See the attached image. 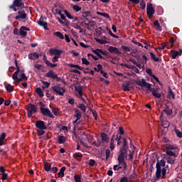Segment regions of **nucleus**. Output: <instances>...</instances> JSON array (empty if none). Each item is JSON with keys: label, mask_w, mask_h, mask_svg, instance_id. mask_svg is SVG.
Masks as SVG:
<instances>
[{"label": "nucleus", "mask_w": 182, "mask_h": 182, "mask_svg": "<svg viewBox=\"0 0 182 182\" xmlns=\"http://www.w3.org/2000/svg\"><path fill=\"white\" fill-rule=\"evenodd\" d=\"M13 80H15L16 83H21L22 80H28V77L25 75V70H21L19 67H18V70L15 71L12 75Z\"/></svg>", "instance_id": "1"}, {"label": "nucleus", "mask_w": 182, "mask_h": 182, "mask_svg": "<svg viewBox=\"0 0 182 182\" xmlns=\"http://www.w3.org/2000/svg\"><path fill=\"white\" fill-rule=\"evenodd\" d=\"M124 159H127V149L122 148L119 150V155L118 156L119 164H122L124 168H127V164L124 161Z\"/></svg>", "instance_id": "2"}, {"label": "nucleus", "mask_w": 182, "mask_h": 182, "mask_svg": "<svg viewBox=\"0 0 182 182\" xmlns=\"http://www.w3.org/2000/svg\"><path fill=\"white\" fill-rule=\"evenodd\" d=\"M166 166V161L161 159L160 161H159L156 164V178L157 180L161 178V167H165Z\"/></svg>", "instance_id": "3"}, {"label": "nucleus", "mask_w": 182, "mask_h": 182, "mask_svg": "<svg viewBox=\"0 0 182 182\" xmlns=\"http://www.w3.org/2000/svg\"><path fill=\"white\" fill-rule=\"evenodd\" d=\"M26 110L28 112L27 113L28 117L31 118L32 117V115L33 114V113L38 112V107H36V105L33 104H28L26 107Z\"/></svg>", "instance_id": "4"}, {"label": "nucleus", "mask_w": 182, "mask_h": 182, "mask_svg": "<svg viewBox=\"0 0 182 182\" xmlns=\"http://www.w3.org/2000/svg\"><path fill=\"white\" fill-rule=\"evenodd\" d=\"M51 89L55 95H59L60 96H65V92L66 90L63 87H60V85H55L51 87Z\"/></svg>", "instance_id": "5"}, {"label": "nucleus", "mask_w": 182, "mask_h": 182, "mask_svg": "<svg viewBox=\"0 0 182 182\" xmlns=\"http://www.w3.org/2000/svg\"><path fill=\"white\" fill-rule=\"evenodd\" d=\"M46 76L47 77H50L51 79H54L55 82H60L62 79L60 77H58V75L55 73V72L52 70H50L46 74Z\"/></svg>", "instance_id": "6"}, {"label": "nucleus", "mask_w": 182, "mask_h": 182, "mask_svg": "<svg viewBox=\"0 0 182 182\" xmlns=\"http://www.w3.org/2000/svg\"><path fill=\"white\" fill-rule=\"evenodd\" d=\"M136 83L139 86H141V87H147L148 90H150L151 87V84L146 82V80L144 78H142L141 80H136Z\"/></svg>", "instance_id": "7"}, {"label": "nucleus", "mask_w": 182, "mask_h": 182, "mask_svg": "<svg viewBox=\"0 0 182 182\" xmlns=\"http://www.w3.org/2000/svg\"><path fill=\"white\" fill-rule=\"evenodd\" d=\"M41 113L43 114V116H47L48 117H50V119H55V116L50 110L48 108H43V107H40Z\"/></svg>", "instance_id": "8"}, {"label": "nucleus", "mask_w": 182, "mask_h": 182, "mask_svg": "<svg viewBox=\"0 0 182 182\" xmlns=\"http://www.w3.org/2000/svg\"><path fill=\"white\" fill-rule=\"evenodd\" d=\"M156 12V10H154V8H153V4H149L146 6V14L148 15V17L149 19L154 15V13Z\"/></svg>", "instance_id": "9"}, {"label": "nucleus", "mask_w": 182, "mask_h": 182, "mask_svg": "<svg viewBox=\"0 0 182 182\" xmlns=\"http://www.w3.org/2000/svg\"><path fill=\"white\" fill-rule=\"evenodd\" d=\"M149 58H147V56L146 55H142L141 58L139 57L137 58V62L140 63V65H141V69H144V65H147V60Z\"/></svg>", "instance_id": "10"}, {"label": "nucleus", "mask_w": 182, "mask_h": 182, "mask_svg": "<svg viewBox=\"0 0 182 182\" xmlns=\"http://www.w3.org/2000/svg\"><path fill=\"white\" fill-rule=\"evenodd\" d=\"M29 31H31L29 28L22 26L19 30L20 36H21V38H25L26 35H28V32H29Z\"/></svg>", "instance_id": "11"}, {"label": "nucleus", "mask_w": 182, "mask_h": 182, "mask_svg": "<svg viewBox=\"0 0 182 182\" xmlns=\"http://www.w3.org/2000/svg\"><path fill=\"white\" fill-rule=\"evenodd\" d=\"M36 127L41 130H46V129H48V127L45 125V122L42 120H38L36 122Z\"/></svg>", "instance_id": "12"}, {"label": "nucleus", "mask_w": 182, "mask_h": 182, "mask_svg": "<svg viewBox=\"0 0 182 182\" xmlns=\"http://www.w3.org/2000/svg\"><path fill=\"white\" fill-rule=\"evenodd\" d=\"M18 15L15 17L16 21H19V19H26V13L25 10H20L18 11Z\"/></svg>", "instance_id": "13"}, {"label": "nucleus", "mask_w": 182, "mask_h": 182, "mask_svg": "<svg viewBox=\"0 0 182 182\" xmlns=\"http://www.w3.org/2000/svg\"><path fill=\"white\" fill-rule=\"evenodd\" d=\"M108 50L110 53H114V55H118V56H120L122 55V52L119 50V48L116 47H113L112 46H109Z\"/></svg>", "instance_id": "14"}, {"label": "nucleus", "mask_w": 182, "mask_h": 182, "mask_svg": "<svg viewBox=\"0 0 182 182\" xmlns=\"http://www.w3.org/2000/svg\"><path fill=\"white\" fill-rule=\"evenodd\" d=\"M149 92H151L152 95L154 97H156V99H160L161 97V94L159 92V90L156 88H153L151 87V89L149 90Z\"/></svg>", "instance_id": "15"}, {"label": "nucleus", "mask_w": 182, "mask_h": 182, "mask_svg": "<svg viewBox=\"0 0 182 182\" xmlns=\"http://www.w3.org/2000/svg\"><path fill=\"white\" fill-rule=\"evenodd\" d=\"M37 23L40 26H43L46 31H49V28H48V23L43 21V16L40 18L39 21H37Z\"/></svg>", "instance_id": "16"}, {"label": "nucleus", "mask_w": 182, "mask_h": 182, "mask_svg": "<svg viewBox=\"0 0 182 182\" xmlns=\"http://www.w3.org/2000/svg\"><path fill=\"white\" fill-rule=\"evenodd\" d=\"M51 55H62V53H65V50L56 49V48H50L49 50Z\"/></svg>", "instance_id": "17"}, {"label": "nucleus", "mask_w": 182, "mask_h": 182, "mask_svg": "<svg viewBox=\"0 0 182 182\" xmlns=\"http://www.w3.org/2000/svg\"><path fill=\"white\" fill-rule=\"evenodd\" d=\"M60 18H58V21L59 22V23H63L64 25H69V21H68V19H66V16H65L64 14H61L60 15Z\"/></svg>", "instance_id": "18"}, {"label": "nucleus", "mask_w": 182, "mask_h": 182, "mask_svg": "<svg viewBox=\"0 0 182 182\" xmlns=\"http://www.w3.org/2000/svg\"><path fill=\"white\" fill-rule=\"evenodd\" d=\"M13 4H14L15 6L17 8H21V9H23V8H25V4L22 0H14Z\"/></svg>", "instance_id": "19"}, {"label": "nucleus", "mask_w": 182, "mask_h": 182, "mask_svg": "<svg viewBox=\"0 0 182 182\" xmlns=\"http://www.w3.org/2000/svg\"><path fill=\"white\" fill-rule=\"evenodd\" d=\"M163 114H166V116H168V117H170V116H173V109H164L161 112L160 117H163Z\"/></svg>", "instance_id": "20"}, {"label": "nucleus", "mask_w": 182, "mask_h": 182, "mask_svg": "<svg viewBox=\"0 0 182 182\" xmlns=\"http://www.w3.org/2000/svg\"><path fill=\"white\" fill-rule=\"evenodd\" d=\"M28 58L30 60H36V59H39V55H38V53H29Z\"/></svg>", "instance_id": "21"}, {"label": "nucleus", "mask_w": 182, "mask_h": 182, "mask_svg": "<svg viewBox=\"0 0 182 182\" xmlns=\"http://www.w3.org/2000/svg\"><path fill=\"white\" fill-rule=\"evenodd\" d=\"M100 137L102 139V141H105V143H109V140L110 138H109V135L105 132H102L100 134Z\"/></svg>", "instance_id": "22"}, {"label": "nucleus", "mask_w": 182, "mask_h": 182, "mask_svg": "<svg viewBox=\"0 0 182 182\" xmlns=\"http://www.w3.org/2000/svg\"><path fill=\"white\" fill-rule=\"evenodd\" d=\"M75 90L77 92L80 99L85 100V99H83V91H82V87L80 86L75 87Z\"/></svg>", "instance_id": "23"}, {"label": "nucleus", "mask_w": 182, "mask_h": 182, "mask_svg": "<svg viewBox=\"0 0 182 182\" xmlns=\"http://www.w3.org/2000/svg\"><path fill=\"white\" fill-rule=\"evenodd\" d=\"M122 89L124 92H129L130 90V82L127 81V82L122 84Z\"/></svg>", "instance_id": "24"}, {"label": "nucleus", "mask_w": 182, "mask_h": 182, "mask_svg": "<svg viewBox=\"0 0 182 182\" xmlns=\"http://www.w3.org/2000/svg\"><path fill=\"white\" fill-rule=\"evenodd\" d=\"M5 139H6V134L3 132L0 135V146H4V144H5Z\"/></svg>", "instance_id": "25"}, {"label": "nucleus", "mask_w": 182, "mask_h": 182, "mask_svg": "<svg viewBox=\"0 0 182 182\" xmlns=\"http://www.w3.org/2000/svg\"><path fill=\"white\" fill-rule=\"evenodd\" d=\"M168 95H167L168 99H175L176 95H174V92H173L171 87H168Z\"/></svg>", "instance_id": "26"}, {"label": "nucleus", "mask_w": 182, "mask_h": 182, "mask_svg": "<svg viewBox=\"0 0 182 182\" xmlns=\"http://www.w3.org/2000/svg\"><path fill=\"white\" fill-rule=\"evenodd\" d=\"M154 25L156 26V30L159 31V32H161L163 31V28L161 26H160V23H159V20H156L154 22Z\"/></svg>", "instance_id": "27"}, {"label": "nucleus", "mask_w": 182, "mask_h": 182, "mask_svg": "<svg viewBox=\"0 0 182 182\" xmlns=\"http://www.w3.org/2000/svg\"><path fill=\"white\" fill-rule=\"evenodd\" d=\"M95 41H96V42L98 43H100V45H106V43H109L107 40H103L102 38H95Z\"/></svg>", "instance_id": "28"}, {"label": "nucleus", "mask_w": 182, "mask_h": 182, "mask_svg": "<svg viewBox=\"0 0 182 182\" xmlns=\"http://www.w3.org/2000/svg\"><path fill=\"white\" fill-rule=\"evenodd\" d=\"M101 49L99 48H96L95 50H92L93 53H95V55H97V56H98V58H100V59H105L104 57L102 56V54H100L101 53Z\"/></svg>", "instance_id": "29"}, {"label": "nucleus", "mask_w": 182, "mask_h": 182, "mask_svg": "<svg viewBox=\"0 0 182 182\" xmlns=\"http://www.w3.org/2000/svg\"><path fill=\"white\" fill-rule=\"evenodd\" d=\"M101 49L99 48H96L95 50H92L93 53H95V55H97V56H98V58H100V59H105L104 57L102 56V54H100L101 53Z\"/></svg>", "instance_id": "30"}, {"label": "nucleus", "mask_w": 182, "mask_h": 182, "mask_svg": "<svg viewBox=\"0 0 182 182\" xmlns=\"http://www.w3.org/2000/svg\"><path fill=\"white\" fill-rule=\"evenodd\" d=\"M65 171H66V168L63 166L58 172V176L60 178L65 177Z\"/></svg>", "instance_id": "31"}, {"label": "nucleus", "mask_w": 182, "mask_h": 182, "mask_svg": "<svg viewBox=\"0 0 182 182\" xmlns=\"http://www.w3.org/2000/svg\"><path fill=\"white\" fill-rule=\"evenodd\" d=\"M129 62H132V63L135 65V66L139 68V69H141V64H140V63H137V61H136V60H134L133 58H129Z\"/></svg>", "instance_id": "32"}, {"label": "nucleus", "mask_w": 182, "mask_h": 182, "mask_svg": "<svg viewBox=\"0 0 182 182\" xmlns=\"http://www.w3.org/2000/svg\"><path fill=\"white\" fill-rule=\"evenodd\" d=\"M75 117L77 118V120H80L82 118V113L80 112V110L78 109H75Z\"/></svg>", "instance_id": "33"}, {"label": "nucleus", "mask_w": 182, "mask_h": 182, "mask_svg": "<svg viewBox=\"0 0 182 182\" xmlns=\"http://www.w3.org/2000/svg\"><path fill=\"white\" fill-rule=\"evenodd\" d=\"M65 142H66V137H65V136H58L59 144H63Z\"/></svg>", "instance_id": "34"}, {"label": "nucleus", "mask_w": 182, "mask_h": 182, "mask_svg": "<svg viewBox=\"0 0 182 182\" xmlns=\"http://www.w3.org/2000/svg\"><path fill=\"white\" fill-rule=\"evenodd\" d=\"M51 168H52V164L46 162L44 164V169L46 170V171H50Z\"/></svg>", "instance_id": "35"}, {"label": "nucleus", "mask_w": 182, "mask_h": 182, "mask_svg": "<svg viewBox=\"0 0 182 182\" xmlns=\"http://www.w3.org/2000/svg\"><path fill=\"white\" fill-rule=\"evenodd\" d=\"M36 92L37 93V95H38V96H40L41 97H43L45 96V94H43V92L42 91V89L41 87H37L36 89Z\"/></svg>", "instance_id": "36"}, {"label": "nucleus", "mask_w": 182, "mask_h": 182, "mask_svg": "<svg viewBox=\"0 0 182 182\" xmlns=\"http://www.w3.org/2000/svg\"><path fill=\"white\" fill-rule=\"evenodd\" d=\"M150 56H151V58L152 59V60H154V62H160V58L156 57V54L151 52L150 53Z\"/></svg>", "instance_id": "37"}, {"label": "nucleus", "mask_w": 182, "mask_h": 182, "mask_svg": "<svg viewBox=\"0 0 182 182\" xmlns=\"http://www.w3.org/2000/svg\"><path fill=\"white\" fill-rule=\"evenodd\" d=\"M54 35L58 38H60V39H65V36H63V33H62L60 31L55 32Z\"/></svg>", "instance_id": "38"}, {"label": "nucleus", "mask_w": 182, "mask_h": 182, "mask_svg": "<svg viewBox=\"0 0 182 182\" xmlns=\"http://www.w3.org/2000/svg\"><path fill=\"white\" fill-rule=\"evenodd\" d=\"M166 174H167V169H166V168H163L161 169V178H164V177H166Z\"/></svg>", "instance_id": "39"}, {"label": "nucleus", "mask_w": 182, "mask_h": 182, "mask_svg": "<svg viewBox=\"0 0 182 182\" xmlns=\"http://www.w3.org/2000/svg\"><path fill=\"white\" fill-rule=\"evenodd\" d=\"M171 53L172 55V59H176L178 56V51L177 50H171Z\"/></svg>", "instance_id": "40"}, {"label": "nucleus", "mask_w": 182, "mask_h": 182, "mask_svg": "<svg viewBox=\"0 0 182 182\" xmlns=\"http://www.w3.org/2000/svg\"><path fill=\"white\" fill-rule=\"evenodd\" d=\"M6 90L8 93H11V92H14V86L9 84L7 86H6Z\"/></svg>", "instance_id": "41"}, {"label": "nucleus", "mask_w": 182, "mask_h": 182, "mask_svg": "<svg viewBox=\"0 0 182 182\" xmlns=\"http://www.w3.org/2000/svg\"><path fill=\"white\" fill-rule=\"evenodd\" d=\"M97 14L100 15L101 16H103L104 18H106V19H110V16L107 13L97 12Z\"/></svg>", "instance_id": "42"}, {"label": "nucleus", "mask_w": 182, "mask_h": 182, "mask_svg": "<svg viewBox=\"0 0 182 182\" xmlns=\"http://www.w3.org/2000/svg\"><path fill=\"white\" fill-rule=\"evenodd\" d=\"M78 109H80V110L83 111V113H86V106L85 104H80L77 106Z\"/></svg>", "instance_id": "43"}, {"label": "nucleus", "mask_w": 182, "mask_h": 182, "mask_svg": "<svg viewBox=\"0 0 182 182\" xmlns=\"http://www.w3.org/2000/svg\"><path fill=\"white\" fill-rule=\"evenodd\" d=\"M174 132H175L177 137H179V139H181V137H182V132H180V130H178L176 128L174 129Z\"/></svg>", "instance_id": "44"}, {"label": "nucleus", "mask_w": 182, "mask_h": 182, "mask_svg": "<svg viewBox=\"0 0 182 182\" xmlns=\"http://www.w3.org/2000/svg\"><path fill=\"white\" fill-rule=\"evenodd\" d=\"M166 154H168V156H173V157H177V155H176V153H174L173 151L166 150Z\"/></svg>", "instance_id": "45"}, {"label": "nucleus", "mask_w": 182, "mask_h": 182, "mask_svg": "<svg viewBox=\"0 0 182 182\" xmlns=\"http://www.w3.org/2000/svg\"><path fill=\"white\" fill-rule=\"evenodd\" d=\"M139 6L141 9H146V1L144 0H141L139 4Z\"/></svg>", "instance_id": "46"}, {"label": "nucleus", "mask_w": 182, "mask_h": 182, "mask_svg": "<svg viewBox=\"0 0 182 182\" xmlns=\"http://www.w3.org/2000/svg\"><path fill=\"white\" fill-rule=\"evenodd\" d=\"M90 112L93 117H95V120H97V112L95 109H90Z\"/></svg>", "instance_id": "47"}, {"label": "nucleus", "mask_w": 182, "mask_h": 182, "mask_svg": "<svg viewBox=\"0 0 182 182\" xmlns=\"http://www.w3.org/2000/svg\"><path fill=\"white\" fill-rule=\"evenodd\" d=\"M73 157L75 159H82V157H83V155L79 152H76L73 154Z\"/></svg>", "instance_id": "48"}, {"label": "nucleus", "mask_w": 182, "mask_h": 182, "mask_svg": "<svg viewBox=\"0 0 182 182\" xmlns=\"http://www.w3.org/2000/svg\"><path fill=\"white\" fill-rule=\"evenodd\" d=\"M73 9L75 11V12H79L82 11V7L77 6V5H74L73 6Z\"/></svg>", "instance_id": "49"}, {"label": "nucleus", "mask_w": 182, "mask_h": 182, "mask_svg": "<svg viewBox=\"0 0 182 182\" xmlns=\"http://www.w3.org/2000/svg\"><path fill=\"white\" fill-rule=\"evenodd\" d=\"M88 164L90 166V167H95V166H96V161L94 159H90Z\"/></svg>", "instance_id": "50"}, {"label": "nucleus", "mask_w": 182, "mask_h": 182, "mask_svg": "<svg viewBox=\"0 0 182 182\" xmlns=\"http://www.w3.org/2000/svg\"><path fill=\"white\" fill-rule=\"evenodd\" d=\"M74 180L75 182H82V177L80 175H75Z\"/></svg>", "instance_id": "51"}, {"label": "nucleus", "mask_w": 182, "mask_h": 182, "mask_svg": "<svg viewBox=\"0 0 182 182\" xmlns=\"http://www.w3.org/2000/svg\"><path fill=\"white\" fill-rule=\"evenodd\" d=\"M51 109L52 112L53 113V114H55V116H58L59 114V109L58 108L51 107Z\"/></svg>", "instance_id": "52"}, {"label": "nucleus", "mask_w": 182, "mask_h": 182, "mask_svg": "<svg viewBox=\"0 0 182 182\" xmlns=\"http://www.w3.org/2000/svg\"><path fill=\"white\" fill-rule=\"evenodd\" d=\"M146 72L147 73V75H149V76H151V77H153L154 74H153V71L151 70V68H147L146 70Z\"/></svg>", "instance_id": "53"}, {"label": "nucleus", "mask_w": 182, "mask_h": 182, "mask_svg": "<svg viewBox=\"0 0 182 182\" xmlns=\"http://www.w3.org/2000/svg\"><path fill=\"white\" fill-rule=\"evenodd\" d=\"M122 149H129V144H127V139H124Z\"/></svg>", "instance_id": "54"}, {"label": "nucleus", "mask_w": 182, "mask_h": 182, "mask_svg": "<svg viewBox=\"0 0 182 182\" xmlns=\"http://www.w3.org/2000/svg\"><path fill=\"white\" fill-rule=\"evenodd\" d=\"M81 60H82V65H90V62H89L87 59L85 58H81Z\"/></svg>", "instance_id": "55"}, {"label": "nucleus", "mask_w": 182, "mask_h": 182, "mask_svg": "<svg viewBox=\"0 0 182 182\" xmlns=\"http://www.w3.org/2000/svg\"><path fill=\"white\" fill-rule=\"evenodd\" d=\"M101 75H102L103 77H105V79H109V74L105 72L104 70H100Z\"/></svg>", "instance_id": "56"}, {"label": "nucleus", "mask_w": 182, "mask_h": 182, "mask_svg": "<svg viewBox=\"0 0 182 182\" xmlns=\"http://www.w3.org/2000/svg\"><path fill=\"white\" fill-rule=\"evenodd\" d=\"M36 132L38 136H43V134H45L44 129H37Z\"/></svg>", "instance_id": "57"}, {"label": "nucleus", "mask_w": 182, "mask_h": 182, "mask_svg": "<svg viewBox=\"0 0 182 182\" xmlns=\"http://www.w3.org/2000/svg\"><path fill=\"white\" fill-rule=\"evenodd\" d=\"M167 163H168V164H174V163H176V159H171V158L168 157V158L167 159Z\"/></svg>", "instance_id": "58"}, {"label": "nucleus", "mask_w": 182, "mask_h": 182, "mask_svg": "<svg viewBox=\"0 0 182 182\" xmlns=\"http://www.w3.org/2000/svg\"><path fill=\"white\" fill-rule=\"evenodd\" d=\"M129 154H128L129 156V160L132 161L133 160V154H134V151H129Z\"/></svg>", "instance_id": "59"}, {"label": "nucleus", "mask_w": 182, "mask_h": 182, "mask_svg": "<svg viewBox=\"0 0 182 182\" xmlns=\"http://www.w3.org/2000/svg\"><path fill=\"white\" fill-rule=\"evenodd\" d=\"M105 154H106V159L108 160V159H109L110 154H111L110 149H106Z\"/></svg>", "instance_id": "60"}, {"label": "nucleus", "mask_w": 182, "mask_h": 182, "mask_svg": "<svg viewBox=\"0 0 182 182\" xmlns=\"http://www.w3.org/2000/svg\"><path fill=\"white\" fill-rule=\"evenodd\" d=\"M162 126L163 127L166 126L164 127H170V123H168V121H167V120L163 121Z\"/></svg>", "instance_id": "61"}, {"label": "nucleus", "mask_w": 182, "mask_h": 182, "mask_svg": "<svg viewBox=\"0 0 182 182\" xmlns=\"http://www.w3.org/2000/svg\"><path fill=\"white\" fill-rule=\"evenodd\" d=\"M90 11H84L82 13V18H87V16H90Z\"/></svg>", "instance_id": "62"}, {"label": "nucleus", "mask_w": 182, "mask_h": 182, "mask_svg": "<svg viewBox=\"0 0 182 182\" xmlns=\"http://www.w3.org/2000/svg\"><path fill=\"white\" fill-rule=\"evenodd\" d=\"M64 12H65V14L67 18H68V19H70V20L74 19V18L73 17V16H71V15L69 14V12H68L66 10H65Z\"/></svg>", "instance_id": "63"}, {"label": "nucleus", "mask_w": 182, "mask_h": 182, "mask_svg": "<svg viewBox=\"0 0 182 182\" xmlns=\"http://www.w3.org/2000/svg\"><path fill=\"white\" fill-rule=\"evenodd\" d=\"M129 181V178L127 176H123L120 178L119 182H127Z\"/></svg>", "instance_id": "64"}]
</instances>
